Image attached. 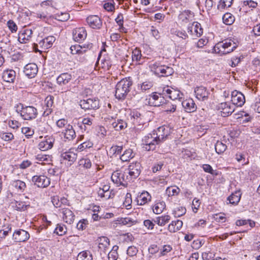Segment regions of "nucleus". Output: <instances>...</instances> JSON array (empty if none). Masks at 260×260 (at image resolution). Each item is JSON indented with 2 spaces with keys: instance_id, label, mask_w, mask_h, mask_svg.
Returning a JSON list of instances; mask_svg holds the SVG:
<instances>
[{
  "instance_id": "nucleus-1",
  "label": "nucleus",
  "mask_w": 260,
  "mask_h": 260,
  "mask_svg": "<svg viewBox=\"0 0 260 260\" xmlns=\"http://www.w3.org/2000/svg\"><path fill=\"white\" fill-rule=\"evenodd\" d=\"M132 84V81L129 78L123 79L119 81L115 87V98L118 100L125 99L130 91V87Z\"/></svg>"
},
{
  "instance_id": "nucleus-2",
  "label": "nucleus",
  "mask_w": 260,
  "mask_h": 260,
  "mask_svg": "<svg viewBox=\"0 0 260 260\" xmlns=\"http://www.w3.org/2000/svg\"><path fill=\"white\" fill-rule=\"evenodd\" d=\"M237 47V44L233 40L225 39L217 43L214 46V50L219 53L226 54L233 51Z\"/></svg>"
},
{
  "instance_id": "nucleus-3",
  "label": "nucleus",
  "mask_w": 260,
  "mask_h": 260,
  "mask_svg": "<svg viewBox=\"0 0 260 260\" xmlns=\"http://www.w3.org/2000/svg\"><path fill=\"white\" fill-rule=\"evenodd\" d=\"M149 68L155 75L161 77H167L173 73L172 68L165 65H160L158 62L150 64Z\"/></svg>"
},
{
  "instance_id": "nucleus-4",
  "label": "nucleus",
  "mask_w": 260,
  "mask_h": 260,
  "mask_svg": "<svg viewBox=\"0 0 260 260\" xmlns=\"http://www.w3.org/2000/svg\"><path fill=\"white\" fill-rule=\"evenodd\" d=\"M143 148L147 151L154 150L160 142L155 136V133L149 134L143 139Z\"/></svg>"
},
{
  "instance_id": "nucleus-5",
  "label": "nucleus",
  "mask_w": 260,
  "mask_h": 260,
  "mask_svg": "<svg viewBox=\"0 0 260 260\" xmlns=\"http://www.w3.org/2000/svg\"><path fill=\"white\" fill-rule=\"evenodd\" d=\"M127 174L126 172L122 173L120 171L117 170L112 174L111 180L117 186H126L129 179Z\"/></svg>"
},
{
  "instance_id": "nucleus-6",
  "label": "nucleus",
  "mask_w": 260,
  "mask_h": 260,
  "mask_svg": "<svg viewBox=\"0 0 260 260\" xmlns=\"http://www.w3.org/2000/svg\"><path fill=\"white\" fill-rule=\"evenodd\" d=\"M79 105L85 111L95 110L100 107V101L97 98H89L87 100H80Z\"/></svg>"
},
{
  "instance_id": "nucleus-7",
  "label": "nucleus",
  "mask_w": 260,
  "mask_h": 260,
  "mask_svg": "<svg viewBox=\"0 0 260 260\" xmlns=\"http://www.w3.org/2000/svg\"><path fill=\"white\" fill-rule=\"evenodd\" d=\"M165 103L164 97L160 94L153 93L145 99V104L151 106L159 107Z\"/></svg>"
},
{
  "instance_id": "nucleus-8",
  "label": "nucleus",
  "mask_w": 260,
  "mask_h": 260,
  "mask_svg": "<svg viewBox=\"0 0 260 260\" xmlns=\"http://www.w3.org/2000/svg\"><path fill=\"white\" fill-rule=\"evenodd\" d=\"M20 115L24 120H31L37 117L38 111L33 106L22 107Z\"/></svg>"
},
{
  "instance_id": "nucleus-9",
  "label": "nucleus",
  "mask_w": 260,
  "mask_h": 260,
  "mask_svg": "<svg viewBox=\"0 0 260 260\" xmlns=\"http://www.w3.org/2000/svg\"><path fill=\"white\" fill-rule=\"evenodd\" d=\"M133 117L134 118L133 122L135 124L137 125L138 129H142L144 125L146 126L149 121L148 119L146 118L144 115L138 111L133 113Z\"/></svg>"
},
{
  "instance_id": "nucleus-10",
  "label": "nucleus",
  "mask_w": 260,
  "mask_h": 260,
  "mask_svg": "<svg viewBox=\"0 0 260 260\" xmlns=\"http://www.w3.org/2000/svg\"><path fill=\"white\" fill-rule=\"evenodd\" d=\"M153 133L158 141L161 143L171 134V129L169 126L163 125L157 128Z\"/></svg>"
},
{
  "instance_id": "nucleus-11",
  "label": "nucleus",
  "mask_w": 260,
  "mask_h": 260,
  "mask_svg": "<svg viewBox=\"0 0 260 260\" xmlns=\"http://www.w3.org/2000/svg\"><path fill=\"white\" fill-rule=\"evenodd\" d=\"M32 181L38 187L45 188L50 184V179L44 175H36L32 177Z\"/></svg>"
},
{
  "instance_id": "nucleus-12",
  "label": "nucleus",
  "mask_w": 260,
  "mask_h": 260,
  "mask_svg": "<svg viewBox=\"0 0 260 260\" xmlns=\"http://www.w3.org/2000/svg\"><path fill=\"white\" fill-rule=\"evenodd\" d=\"M231 96V101L235 106L241 107L245 102V96L241 92L234 90L232 92Z\"/></svg>"
},
{
  "instance_id": "nucleus-13",
  "label": "nucleus",
  "mask_w": 260,
  "mask_h": 260,
  "mask_svg": "<svg viewBox=\"0 0 260 260\" xmlns=\"http://www.w3.org/2000/svg\"><path fill=\"white\" fill-rule=\"evenodd\" d=\"M194 91L196 97L202 101H207L210 94V92L206 87L203 86L196 87Z\"/></svg>"
},
{
  "instance_id": "nucleus-14",
  "label": "nucleus",
  "mask_w": 260,
  "mask_h": 260,
  "mask_svg": "<svg viewBox=\"0 0 260 260\" xmlns=\"http://www.w3.org/2000/svg\"><path fill=\"white\" fill-rule=\"evenodd\" d=\"M219 109L221 110V116L226 117L231 115L235 109V106L232 104L225 102L221 103L219 106Z\"/></svg>"
},
{
  "instance_id": "nucleus-15",
  "label": "nucleus",
  "mask_w": 260,
  "mask_h": 260,
  "mask_svg": "<svg viewBox=\"0 0 260 260\" xmlns=\"http://www.w3.org/2000/svg\"><path fill=\"white\" fill-rule=\"evenodd\" d=\"M86 22L90 27L93 29H99L102 26V22L97 15H90L86 18Z\"/></svg>"
},
{
  "instance_id": "nucleus-16",
  "label": "nucleus",
  "mask_w": 260,
  "mask_h": 260,
  "mask_svg": "<svg viewBox=\"0 0 260 260\" xmlns=\"http://www.w3.org/2000/svg\"><path fill=\"white\" fill-rule=\"evenodd\" d=\"M98 243L99 250L106 254L109 249L110 240L106 237H101L97 240Z\"/></svg>"
},
{
  "instance_id": "nucleus-17",
  "label": "nucleus",
  "mask_w": 260,
  "mask_h": 260,
  "mask_svg": "<svg viewBox=\"0 0 260 260\" xmlns=\"http://www.w3.org/2000/svg\"><path fill=\"white\" fill-rule=\"evenodd\" d=\"M23 72L29 78H32L38 72L37 65L34 63H28L25 66Z\"/></svg>"
},
{
  "instance_id": "nucleus-18",
  "label": "nucleus",
  "mask_w": 260,
  "mask_h": 260,
  "mask_svg": "<svg viewBox=\"0 0 260 260\" xmlns=\"http://www.w3.org/2000/svg\"><path fill=\"white\" fill-rule=\"evenodd\" d=\"M60 157L61 160L68 161L69 165H71L76 160L77 155L71 149L68 151L62 152Z\"/></svg>"
},
{
  "instance_id": "nucleus-19",
  "label": "nucleus",
  "mask_w": 260,
  "mask_h": 260,
  "mask_svg": "<svg viewBox=\"0 0 260 260\" xmlns=\"http://www.w3.org/2000/svg\"><path fill=\"white\" fill-rule=\"evenodd\" d=\"M86 31L84 27L77 28L73 30V39L76 42H80L84 40L86 38Z\"/></svg>"
},
{
  "instance_id": "nucleus-20",
  "label": "nucleus",
  "mask_w": 260,
  "mask_h": 260,
  "mask_svg": "<svg viewBox=\"0 0 260 260\" xmlns=\"http://www.w3.org/2000/svg\"><path fill=\"white\" fill-rule=\"evenodd\" d=\"M13 237L16 242H21L26 241L29 238V235L26 231L19 230L14 233Z\"/></svg>"
},
{
  "instance_id": "nucleus-21",
  "label": "nucleus",
  "mask_w": 260,
  "mask_h": 260,
  "mask_svg": "<svg viewBox=\"0 0 260 260\" xmlns=\"http://www.w3.org/2000/svg\"><path fill=\"white\" fill-rule=\"evenodd\" d=\"M32 34V31L31 29H25L19 34L18 40L21 43H26L31 39Z\"/></svg>"
},
{
  "instance_id": "nucleus-22",
  "label": "nucleus",
  "mask_w": 260,
  "mask_h": 260,
  "mask_svg": "<svg viewBox=\"0 0 260 260\" xmlns=\"http://www.w3.org/2000/svg\"><path fill=\"white\" fill-rule=\"evenodd\" d=\"M62 218L64 222L67 223L71 224L74 220L75 215L70 209L62 208Z\"/></svg>"
},
{
  "instance_id": "nucleus-23",
  "label": "nucleus",
  "mask_w": 260,
  "mask_h": 260,
  "mask_svg": "<svg viewBox=\"0 0 260 260\" xmlns=\"http://www.w3.org/2000/svg\"><path fill=\"white\" fill-rule=\"evenodd\" d=\"M128 172L126 174H128L129 176L133 178H136L139 176L140 174V164L139 162L132 164L128 166L127 169Z\"/></svg>"
},
{
  "instance_id": "nucleus-24",
  "label": "nucleus",
  "mask_w": 260,
  "mask_h": 260,
  "mask_svg": "<svg viewBox=\"0 0 260 260\" xmlns=\"http://www.w3.org/2000/svg\"><path fill=\"white\" fill-rule=\"evenodd\" d=\"M55 41V37L50 36L41 40L39 42V45L42 49H47L51 47Z\"/></svg>"
},
{
  "instance_id": "nucleus-25",
  "label": "nucleus",
  "mask_w": 260,
  "mask_h": 260,
  "mask_svg": "<svg viewBox=\"0 0 260 260\" xmlns=\"http://www.w3.org/2000/svg\"><path fill=\"white\" fill-rule=\"evenodd\" d=\"M54 97L52 95H49L45 100L46 109L43 113V116H48L52 112L51 107L53 104Z\"/></svg>"
},
{
  "instance_id": "nucleus-26",
  "label": "nucleus",
  "mask_w": 260,
  "mask_h": 260,
  "mask_svg": "<svg viewBox=\"0 0 260 260\" xmlns=\"http://www.w3.org/2000/svg\"><path fill=\"white\" fill-rule=\"evenodd\" d=\"M72 76L68 73L61 74L56 79L57 83L60 86L67 84L72 79Z\"/></svg>"
},
{
  "instance_id": "nucleus-27",
  "label": "nucleus",
  "mask_w": 260,
  "mask_h": 260,
  "mask_svg": "<svg viewBox=\"0 0 260 260\" xmlns=\"http://www.w3.org/2000/svg\"><path fill=\"white\" fill-rule=\"evenodd\" d=\"M63 133L64 138L68 140H72L76 137L75 131L71 124L67 125Z\"/></svg>"
},
{
  "instance_id": "nucleus-28",
  "label": "nucleus",
  "mask_w": 260,
  "mask_h": 260,
  "mask_svg": "<svg viewBox=\"0 0 260 260\" xmlns=\"http://www.w3.org/2000/svg\"><path fill=\"white\" fill-rule=\"evenodd\" d=\"M193 17V13L190 10H184L182 11L178 16L179 19L182 22L186 23L191 20Z\"/></svg>"
},
{
  "instance_id": "nucleus-29",
  "label": "nucleus",
  "mask_w": 260,
  "mask_h": 260,
  "mask_svg": "<svg viewBox=\"0 0 260 260\" xmlns=\"http://www.w3.org/2000/svg\"><path fill=\"white\" fill-rule=\"evenodd\" d=\"M16 77V73L13 70H7L4 71L3 73L2 78L4 81L7 82H13Z\"/></svg>"
},
{
  "instance_id": "nucleus-30",
  "label": "nucleus",
  "mask_w": 260,
  "mask_h": 260,
  "mask_svg": "<svg viewBox=\"0 0 260 260\" xmlns=\"http://www.w3.org/2000/svg\"><path fill=\"white\" fill-rule=\"evenodd\" d=\"M164 91H165L168 95L169 98L172 100H175L177 99H182L183 94L178 90L175 89H164Z\"/></svg>"
},
{
  "instance_id": "nucleus-31",
  "label": "nucleus",
  "mask_w": 260,
  "mask_h": 260,
  "mask_svg": "<svg viewBox=\"0 0 260 260\" xmlns=\"http://www.w3.org/2000/svg\"><path fill=\"white\" fill-rule=\"evenodd\" d=\"M182 106L187 112L191 113L195 111L197 107L193 101L192 99H188L184 101L182 103Z\"/></svg>"
},
{
  "instance_id": "nucleus-32",
  "label": "nucleus",
  "mask_w": 260,
  "mask_h": 260,
  "mask_svg": "<svg viewBox=\"0 0 260 260\" xmlns=\"http://www.w3.org/2000/svg\"><path fill=\"white\" fill-rule=\"evenodd\" d=\"M39 148L42 151H46L53 147L52 138L47 139L46 140L41 142L38 145Z\"/></svg>"
},
{
  "instance_id": "nucleus-33",
  "label": "nucleus",
  "mask_w": 260,
  "mask_h": 260,
  "mask_svg": "<svg viewBox=\"0 0 260 260\" xmlns=\"http://www.w3.org/2000/svg\"><path fill=\"white\" fill-rule=\"evenodd\" d=\"M183 222L181 220L173 221L168 226V230L171 233H175L179 231L182 226Z\"/></svg>"
},
{
  "instance_id": "nucleus-34",
  "label": "nucleus",
  "mask_w": 260,
  "mask_h": 260,
  "mask_svg": "<svg viewBox=\"0 0 260 260\" xmlns=\"http://www.w3.org/2000/svg\"><path fill=\"white\" fill-rule=\"evenodd\" d=\"M241 193L240 191H236L228 198L230 204L236 205L239 202L241 199Z\"/></svg>"
},
{
  "instance_id": "nucleus-35",
  "label": "nucleus",
  "mask_w": 260,
  "mask_h": 260,
  "mask_svg": "<svg viewBox=\"0 0 260 260\" xmlns=\"http://www.w3.org/2000/svg\"><path fill=\"white\" fill-rule=\"evenodd\" d=\"M151 196L148 192H142L137 198V203L138 205H143L150 201Z\"/></svg>"
},
{
  "instance_id": "nucleus-36",
  "label": "nucleus",
  "mask_w": 260,
  "mask_h": 260,
  "mask_svg": "<svg viewBox=\"0 0 260 260\" xmlns=\"http://www.w3.org/2000/svg\"><path fill=\"white\" fill-rule=\"evenodd\" d=\"M133 150L131 149H126L123 154L120 156V158L122 161H127L134 157Z\"/></svg>"
},
{
  "instance_id": "nucleus-37",
  "label": "nucleus",
  "mask_w": 260,
  "mask_h": 260,
  "mask_svg": "<svg viewBox=\"0 0 260 260\" xmlns=\"http://www.w3.org/2000/svg\"><path fill=\"white\" fill-rule=\"evenodd\" d=\"M122 151V146L117 145L113 146L110 148L109 150V154L110 157H112L113 156H117L121 153Z\"/></svg>"
},
{
  "instance_id": "nucleus-38",
  "label": "nucleus",
  "mask_w": 260,
  "mask_h": 260,
  "mask_svg": "<svg viewBox=\"0 0 260 260\" xmlns=\"http://www.w3.org/2000/svg\"><path fill=\"white\" fill-rule=\"evenodd\" d=\"M170 216L168 215H166L161 216H159L156 218L154 220L158 225L164 226L166 223H168L170 220Z\"/></svg>"
},
{
  "instance_id": "nucleus-39",
  "label": "nucleus",
  "mask_w": 260,
  "mask_h": 260,
  "mask_svg": "<svg viewBox=\"0 0 260 260\" xmlns=\"http://www.w3.org/2000/svg\"><path fill=\"white\" fill-rule=\"evenodd\" d=\"M112 125L116 131H120L126 127L127 123L121 119H118L117 121L113 122Z\"/></svg>"
},
{
  "instance_id": "nucleus-40",
  "label": "nucleus",
  "mask_w": 260,
  "mask_h": 260,
  "mask_svg": "<svg viewBox=\"0 0 260 260\" xmlns=\"http://www.w3.org/2000/svg\"><path fill=\"white\" fill-rule=\"evenodd\" d=\"M15 205L13 207L18 211H24L29 207V204H27L25 202L22 201H15Z\"/></svg>"
},
{
  "instance_id": "nucleus-41",
  "label": "nucleus",
  "mask_w": 260,
  "mask_h": 260,
  "mask_svg": "<svg viewBox=\"0 0 260 260\" xmlns=\"http://www.w3.org/2000/svg\"><path fill=\"white\" fill-rule=\"evenodd\" d=\"M92 257L90 252L88 251H83L80 252L78 256L77 260H92Z\"/></svg>"
},
{
  "instance_id": "nucleus-42",
  "label": "nucleus",
  "mask_w": 260,
  "mask_h": 260,
  "mask_svg": "<svg viewBox=\"0 0 260 260\" xmlns=\"http://www.w3.org/2000/svg\"><path fill=\"white\" fill-rule=\"evenodd\" d=\"M223 22L226 25H231L235 21V17L230 13H225L222 17Z\"/></svg>"
},
{
  "instance_id": "nucleus-43",
  "label": "nucleus",
  "mask_w": 260,
  "mask_h": 260,
  "mask_svg": "<svg viewBox=\"0 0 260 260\" xmlns=\"http://www.w3.org/2000/svg\"><path fill=\"white\" fill-rule=\"evenodd\" d=\"M118 246L114 245L113 246L112 250L108 253V257L109 260H116L118 258V254L117 250Z\"/></svg>"
},
{
  "instance_id": "nucleus-44",
  "label": "nucleus",
  "mask_w": 260,
  "mask_h": 260,
  "mask_svg": "<svg viewBox=\"0 0 260 260\" xmlns=\"http://www.w3.org/2000/svg\"><path fill=\"white\" fill-rule=\"evenodd\" d=\"M67 231V229L64 224H57L54 231V233L58 236H62L66 233Z\"/></svg>"
},
{
  "instance_id": "nucleus-45",
  "label": "nucleus",
  "mask_w": 260,
  "mask_h": 260,
  "mask_svg": "<svg viewBox=\"0 0 260 260\" xmlns=\"http://www.w3.org/2000/svg\"><path fill=\"white\" fill-rule=\"evenodd\" d=\"M226 148V145L220 141H217L215 145V151L219 154L223 153Z\"/></svg>"
},
{
  "instance_id": "nucleus-46",
  "label": "nucleus",
  "mask_w": 260,
  "mask_h": 260,
  "mask_svg": "<svg viewBox=\"0 0 260 260\" xmlns=\"http://www.w3.org/2000/svg\"><path fill=\"white\" fill-rule=\"evenodd\" d=\"M166 207V204L164 202L157 203L153 208V212L155 214L161 213Z\"/></svg>"
},
{
  "instance_id": "nucleus-47",
  "label": "nucleus",
  "mask_w": 260,
  "mask_h": 260,
  "mask_svg": "<svg viewBox=\"0 0 260 260\" xmlns=\"http://www.w3.org/2000/svg\"><path fill=\"white\" fill-rule=\"evenodd\" d=\"M180 191L179 187L176 186H172L168 187L166 189V193L168 196H177Z\"/></svg>"
},
{
  "instance_id": "nucleus-48",
  "label": "nucleus",
  "mask_w": 260,
  "mask_h": 260,
  "mask_svg": "<svg viewBox=\"0 0 260 260\" xmlns=\"http://www.w3.org/2000/svg\"><path fill=\"white\" fill-rule=\"evenodd\" d=\"M71 53L72 54H83L86 52V49L82 50L80 45H72L70 47Z\"/></svg>"
},
{
  "instance_id": "nucleus-49",
  "label": "nucleus",
  "mask_w": 260,
  "mask_h": 260,
  "mask_svg": "<svg viewBox=\"0 0 260 260\" xmlns=\"http://www.w3.org/2000/svg\"><path fill=\"white\" fill-rule=\"evenodd\" d=\"M233 0H220L219 4L217 6V9L221 11L225 8H229L231 7L232 4Z\"/></svg>"
},
{
  "instance_id": "nucleus-50",
  "label": "nucleus",
  "mask_w": 260,
  "mask_h": 260,
  "mask_svg": "<svg viewBox=\"0 0 260 260\" xmlns=\"http://www.w3.org/2000/svg\"><path fill=\"white\" fill-rule=\"evenodd\" d=\"M13 185L18 189L20 192H23L26 188L25 183L19 180L14 181Z\"/></svg>"
},
{
  "instance_id": "nucleus-51",
  "label": "nucleus",
  "mask_w": 260,
  "mask_h": 260,
  "mask_svg": "<svg viewBox=\"0 0 260 260\" xmlns=\"http://www.w3.org/2000/svg\"><path fill=\"white\" fill-rule=\"evenodd\" d=\"M79 165L85 169H89L91 167L90 160L88 158H83L79 160Z\"/></svg>"
},
{
  "instance_id": "nucleus-52",
  "label": "nucleus",
  "mask_w": 260,
  "mask_h": 260,
  "mask_svg": "<svg viewBox=\"0 0 260 260\" xmlns=\"http://www.w3.org/2000/svg\"><path fill=\"white\" fill-rule=\"evenodd\" d=\"M73 124L75 128H78L81 132L85 131L87 129L86 126L83 124V122L78 119L73 120Z\"/></svg>"
},
{
  "instance_id": "nucleus-53",
  "label": "nucleus",
  "mask_w": 260,
  "mask_h": 260,
  "mask_svg": "<svg viewBox=\"0 0 260 260\" xmlns=\"http://www.w3.org/2000/svg\"><path fill=\"white\" fill-rule=\"evenodd\" d=\"M194 23L193 29L194 34L197 37H200L203 32L201 25L197 22H194Z\"/></svg>"
},
{
  "instance_id": "nucleus-54",
  "label": "nucleus",
  "mask_w": 260,
  "mask_h": 260,
  "mask_svg": "<svg viewBox=\"0 0 260 260\" xmlns=\"http://www.w3.org/2000/svg\"><path fill=\"white\" fill-rule=\"evenodd\" d=\"M186 213L185 207L179 206L176 208L173 211V214L176 217H180Z\"/></svg>"
},
{
  "instance_id": "nucleus-55",
  "label": "nucleus",
  "mask_w": 260,
  "mask_h": 260,
  "mask_svg": "<svg viewBox=\"0 0 260 260\" xmlns=\"http://www.w3.org/2000/svg\"><path fill=\"white\" fill-rule=\"evenodd\" d=\"M132 203V195L130 193H127L125 197V200L123 202V205L125 206L127 209L131 208Z\"/></svg>"
},
{
  "instance_id": "nucleus-56",
  "label": "nucleus",
  "mask_w": 260,
  "mask_h": 260,
  "mask_svg": "<svg viewBox=\"0 0 260 260\" xmlns=\"http://www.w3.org/2000/svg\"><path fill=\"white\" fill-rule=\"evenodd\" d=\"M142 55L141 51L139 49H135L132 52V59L133 61H139L141 58Z\"/></svg>"
},
{
  "instance_id": "nucleus-57",
  "label": "nucleus",
  "mask_w": 260,
  "mask_h": 260,
  "mask_svg": "<svg viewBox=\"0 0 260 260\" xmlns=\"http://www.w3.org/2000/svg\"><path fill=\"white\" fill-rule=\"evenodd\" d=\"M88 224V221L86 219L80 220L77 224V228L79 230L83 231L85 229Z\"/></svg>"
},
{
  "instance_id": "nucleus-58",
  "label": "nucleus",
  "mask_w": 260,
  "mask_h": 260,
  "mask_svg": "<svg viewBox=\"0 0 260 260\" xmlns=\"http://www.w3.org/2000/svg\"><path fill=\"white\" fill-rule=\"evenodd\" d=\"M0 137L2 139L9 141L14 139V136L11 133H3L0 134Z\"/></svg>"
},
{
  "instance_id": "nucleus-59",
  "label": "nucleus",
  "mask_w": 260,
  "mask_h": 260,
  "mask_svg": "<svg viewBox=\"0 0 260 260\" xmlns=\"http://www.w3.org/2000/svg\"><path fill=\"white\" fill-rule=\"evenodd\" d=\"M104 8L109 12H112L115 9V3L113 2H109L104 4Z\"/></svg>"
},
{
  "instance_id": "nucleus-60",
  "label": "nucleus",
  "mask_w": 260,
  "mask_h": 260,
  "mask_svg": "<svg viewBox=\"0 0 260 260\" xmlns=\"http://www.w3.org/2000/svg\"><path fill=\"white\" fill-rule=\"evenodd\" d=\"M92 145L93 144L91 141H85L83 142L78 146V149L82 151L86 148H89L91 147Z\"/></svg>"
},
{
  "instance_id": "nucleus-61",
  "label": "nucleus",
  "mask_w": 260,
  "mask_h": 260,
  "mask_svg": "<svg viewBox=\"0 0 260 260\" xmlns=\"http://www.w3.org/2000/svg\"><path fill=\"white\" fill-rule=\"evenodd\" d=\"M138 250L134 246H131L128 247L127 250V254L129 256H134L136 255Z\"/></svg>"
},
{
  "instance_id": "nucleus-62",
  "label": "nucleus",
  "mask_w": 260,
  "mask_h": 260,
  "mask_svg": "<svg viewBox=\"0 0 260 260\" xmlns=\"http://www.w3.org/2000/svg\"><path fill=\"white\" fill-rule=\"evenodd\" d=\"M7 26L12 31V32H16L17 30V26L16 23L12 20H10L7 22Z\"/></svg>"
},
{
  "instance_id": "nucleus-63",
  "label": "nucleus",
  "mask_w": 260,
  "mask_h": 260,
  "mask_svg": "<svg viewBox=\"0 0 260 260\" xmlns=\"http://www.w3.org/2000/svg\"><path fill=\"white\" fill-rule=\"evenodd\" d=\"M69 124L68 123V120L64 118L60 119L56 121V125L59 128H66L67 125H68Z\"/></svg>"
},
{
  "instance_id": "nucleus-64",
  "label": "nucleus",
  "mask_w": 260,
  "mask_h": 260,
  "mask_svg": "<svg viewBox=\"0 0 260 260\" xmlns=\"http://www.w3.org/2000/svg\"><path fill=\"white\" fill-rule=\"evenodd\" d=\"M57 19L60 21H66L70 18V15L67 13H61L60 15H57Z\"/></svg>"
}]
</instances>
